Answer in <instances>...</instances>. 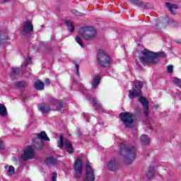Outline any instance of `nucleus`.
<instances>
[{
	"label": "nucleus",
	"mask_w": 181,
	"mask_h": 181,
	"mask_svg": "<svg viewBox=\"0 0 181 181\" xmlns=\"http://www.w3.org/2000/svg\"><path fill=\"white\" fill-rule=\"evenodd\" d=\"M146 175L148 179H152L155 175V168L149 167V168L146 170Z\"/></svg>",
	"instance_id": "obj_20"
},
{
	"label": "nucleus",
	"mask_w": 181,
	"mask_h": 181,
	"mask_svg": "<svg viewBox=\"0 0 181 181\" xmlns=\"http://www.w3.org/2000/svg\"><path fill=\"white\" fill-rule=\"evenodd\" d=\"M20 158L22 160H29L35 158V150L32 146H28L25 148L21 155Z\"/></svg>",
	"instance_id": "obj_10"
},
{
	"label": "nucleus",
	"mask_w": 181,
	"mask_h": 181,
	"mask_svg": "<svg viewBox=\"0 0 181 181\" xmlns=\"http://www.w3.org/2000/svg\"><path fill=\"white\" fill-rule=\"evenodd\" d=\"M75 40H76V42H77L78 43V45H80V46H81V47H83V41L81 40V38L80 37L76 36V37H75Z\"/></svg>",
	"instance_id": "obj_31"
},
{
	"label": "nucleus",
	"mask_w": 181,
	"mask_h": 181,
	"mask_svg": "<svg viewBox=\"0 0 181 181\" xmlns=\"http://www.w3.org/2000/svg\"><path fill=\"white\" fill-rule=\"evenodd\" d=\"M0 37H1V42H2V43H6V41H4L3 35H1Z\"/></svg>",
	"instance_id": "obj_40"
},
{
	"label": "nucleus",
	"mask_w": 181,
	"mask_h": 181,
	"mask_svg": "<svg viewBox=\"0 0 181 181\" xmlns=\"http://www.w3.org/2000/svg\"><path fill=\"white\" fill-rule=\"evenodd\" d=\"M86 173L83 181H94L95 177L94 176V170L90 165V163H88L86 166Z\"/></svg>",
	"instance_id": "obj_11"
},
{
	"label": "nucleus",
	"mask_w": 181,
	"mask_h": 181,
	"mask_svg": "<svg viewBox=\"0 0 181 181\" xmlns=\"http://www.w3.org/2000/svg\"><path fill=\"white\" fill-rule=\"evenodd\" d=\"M101 81V77L100 76H95L93 77V81L91 83L92 90H95L98 87V84Z\"/></svg>",
	"instance_id": "obj_16"
},
{
	"label": "nucleus",
	"mask_w": 181,
	"mask_h": 181,
	"mask_svg": "<svg viewBox=\"0 0 181 181\" xmlns=\"http://www.w3.org/2000/svg\"><path fill=\"white\" fill-rule=\"evenodd\" d=\"M4 2H9V1H11V0H4Z\"/></svg>",
	"instance_id": "obj_43"
},
{
	"label": "nucleus",
	"mask_w": 181,
	"mask_h": 181,
	"mask_svg": "<svg viewBox=\"0 0 181 181\" xmlns=\"http://www.w3.org/2000/svg\"><path fill=\"white\" fill-rule=\"evenodd\" d=\"M0 115H1V117H6V115H8L6 107L2 103H0Z\"/></svg>",
	"instance_id": "obj_22"
},
{
	"label": "nucleus",
	"mask_w": 181,
	"mask_h": 181,
	"mask_svg": "<svg viewBox=\"0 0 181 181\" xmlns=\"http://www.w3.org/2000/svg\"><path fill=\"white\" fill-rule=\"evenodd\" d=\"M11 73L13 76H16L17 74H19V68H13L11 69Z\"/></svg>",
	"instance_id": "obj_32"
},
{
	"label": "nucleus",
	"mask_w": 181,
	"mask_h": 181,
	"mask_svg": "<svg viewBox=\"0 0 181 181\" xmlns=\"http://www.w3.org/2000/svg\"><path fill=\"white\" fill-rule=\"evenodd\" d=\"M139 101L144 108V114L146 117H148L149 114V105L148 103V100L144 97H141L140 98Z\"/></svg>",
	"instance_id": "obj_14"
},
{
	"label": "nucleus",
	"mask_w": 181,
	"mask_h": 181,
	"mask_svg": "<svg viewBox=\"0 0 181 181\" xmlns=\"http://www.w3.org/2000/svg\"><path fill=\"white\" fill-rule=\"evenodd\" d=\"M119 155L124 158L126 165H129V163H132L136 158V149L135 147H127L124 144H121Z\"/></svg>",
	"instance_id": "obj_2"
},
{
	"label": "nucleus",
	"mask_w": 181,
	"mask_h": 181,
	"mask_svg": "<svg viewBox=\"0 0 181 181\" xmlns=\"http://www.w3.org/2000/svg\"><path fill=\"white\" fill-rule=\"evenodd\" d=\"M36 136L37 138L33 140V145L35 148H37V149H42V148H43V145H45L43 141H50V139L47 136L45 131L36 134Z\"/></svg>",
	"instance_id": "obj_4"
},
{
	"label": "nucleus",
	"mask_w": 181,
	"mask_h": 181,
	"mask_svg": "<svg viewBox=\"0 0 181 181\" xmlns=\"http://www.w3.org/2000/svg\"><path fill=\"white\" fill-rule=\"evenodd\" d=\"M34 87L35 90H42L45 88V83L40 81H36L34 83Z\"/></svg>",
	"instance_id": "obj_19"
},
{
	"label": "nucleus",
	"mask_w": 181,
	"mask_h": 181,
	"mask_svg": "<svg viewBox=\"0 0 181 181\" xmlns=\"http://www.w3.org/2000/svg\"><path fill=\"white\" fill-rule=\"evenodd\" d=\"M83 117H86L87 116V115L86 113H83Z\"/></svg>",
	"instance_id": "obj_45"
},
{
	"label": "nucleus",
	"mask_w": 181,
	"mask_h": 181,
	"mask_svg": "<svg viewBox=\"0 0 181 181\" xmlns=\"http://www.w3.org/2000/svg\"><path fill=\"white\" fill-rule=\"evenodd\" d=\"M45 83H46V84H50V79L47 78V79L45 80Z\"/></svg>",
	"instance_id": "obj_39"
},
{
	"label": "nucleus",
	"mask_w": 181,
	"mask_h": 181,
	"mask_svg": "<svg viewBox=\"0 0 181 181\" xmlns=\"http://www.w3.org/2000/svg\"><path fill=\"white\" fill-rule=\"evenodd\" d=\"M22 35H26L33 32V24L30 21H25L23 26L21 28Z\"/></svg>",
	"instance_id": "obj_13"
},
{
	"label": "nucleus",
	"mask_w": 181,
	"mask_h": 181,
	"mask_svg": "<svg viewBox=\"0 0 181 181\" xmlns=\"http://www.w3.org/2000/svg\"><path fill=\"white\" fill-rule=\"evenodd\" d=\"M75 177L78 178L81 176V170H83V162L81 159L78 158L74 164Z\"/></svg>",
	"instance_id": "obj_12"
},
{
	"label": "nucleus",
	"mask_w": 181,
	"mask_h": 181,
	"mask_svg": "<svg viewBox=\"0 0 181 181\" xmlns=\"http://www.w3.org/2000/svg\"><path fill=\"white\" fill-rule=\"evenodd\" d=\"M155 108H158V106H155Z\"/></svg>",
	"instance_id": "obj_46"
},
{
	"label": "nucleus",
	"mask_w": 181,
	"mask_h": 181,
	"mask_svg": "<svg viewBox=\"0 0 181 181\" xmlns=\"http://www.w3.org/2000/svg\"><path fill=\"white\" fill-rule=\"evenodd\" d=\"M119 117L126 127L131 128L134 126V115L130 112H122Z\"/></svg>",
	"instance_id": "obj_7"
},
{
	"label": "nucleus",
	"mask_w": 181,
	"mask_h": 181,
	"mask_svg": "<svg viewBox=\"0 0 181 181\" xmlns=\"http://www.w3.org/2000/svg\"><path fill=\"white\" fill-rule=\"evenodd\" d=\"M138 1H139V0H130V2H131L132 4H138Z\"/></svg>",
	"instance_id": "obj_38"
},
{
	"label": "nucleus",
	"mask_w": 181,
	"mask_h": 181,
	"mask_svg": "<svg viewBox=\"0 0 181 181\" xmlns=\"http://www.w3.org/2000/svg\"><path fill=\"white\" fill-rule=\"evenodd\" d=\"M167 8H168L170 12L173 14L175 15V13L173 12V9H177V5L176 4H172L170 3H167L166 4Z\"/></svg>",
	"instance_id": "obj_25"
},
{
	"label": "nucleus",
	"mask_w": 181,
	"mask_h": 181,
	"mask_svg": "<svg viewBox=\"0 0 181 181\" xmlns=\"http://www.w3.org/2000/svg\"><path fill=\"white\" fill-rule=\"evenodd\" d=\"M16 87H26L28 86V83L25 81H18L16 83Z\"/></svg>",
	"instance_id": "obj_29"
},
{
	"label": "nucleus",
	"mask_w": 181,
	"mask_h": 181,
	"mask_svg": "<svg viewBox=\"0 0 181 181\" xmlns=\"http://www.w3.org/2000/svg\"><path fill=\"white\" fill-rule=\"evenodd\" d=\"M45 163H47V165H54L56 163V158L53 157L47 158L45 160Z\"/></svg>",
	"instance_id": "obj_27"
},
{
	"label": "nucleus",
	"mask_w": 181,
	"mask_h": 181,
	"mask_svg": "<svg viewBox=\"0 0 181 181\" xmlns=\"http://www.w3.org/2000/svg\"><path fill=\"white\" fill-rule=\"evenodd\" d=\"M86 91H87V90L86 88H83V93H86Z\"/></svg>",
	"instance_id": "obj_44"
},
{
	"label": "nucleus",
	"mask_w": 181,
	"mask_h": 181,
	"mask_svg": "<svg viewBox=\"0 0 181 181\" xmlns=\"http://www.w3.org/2000/svg\"><path fill=\"white\" fill-rule=\"evenodd\" d=\"M57 179V173H52V181H57L56 180Z\"/></svg>",
	"instance_id": "obj_35"
},
{
	"label": "nucleus",
	"mask_w": 181,
	"mask_h": 181,
	"mask_svg": "<svg viewBox=\"0 0 181 181\" xmlns=\"http://www.w3.org/2000/svg\"><path fill=\"white\" fill-rule=\"evenodd\" d=\"M168 73H173V66L169 65L167 67Z\"/></svg>",
	"instance_id": "obj_34"
},
{
	"label": "nucleus",
	"mask_w": 181,
	"mask_h": 181,
	"mask_svg": "<svg viewBox=\"0 0 181 181\" xmlns=\"http://www.w3.org/2000/svg\"><path fill=\"white\" fill-rule=\"evenodd\" d=\"M134 86L136 90H141L144 87V82L140 81H136L134 82Z\"/></svg>",
	"instance_id": "obj_26"
},
{
	"label": "nucleus",
	"mask_w": 181,
	"mask_h": 181,
	"mask_svg": "<svg viewBox=\"0 0 181 181\" xmlns=\"http://www.w3.org/2000/svg\"><path fill=\"white\" fill-rule=\"evenodd\" d=\"M142 57L139 58L141 64H155L158 62V57L165 56V52H152L148 49L141 51Z\"/></svg>",
	"instance_id": "obj_1"
},
{
	"label": "nucleus",
	"mask_w": 181,
	"mask_h": 181,
	"mask_svg": "<svg viewBox=\"0 0 181 181\" xmlns=\"http://www.w3.org/2000/svg\"><path fill=\"white\" fill-rule=\"evenodd\" d=\"M30 57H27L25 59V62L23 64H22V67H28V64H29V63H30Z\"/></svg>",
	"instance_id": "obj_30"
},
{
	"label": "nucleus",
	"mask_w": 181,
	"mask_h": 181,
	"mask_svg": "<svg viewBox=\"0 0 181 181\" xmlns=\"http://www.w3.org/2000/svg\"><path fill=\"white\" fill-rule=\"evenodd\" d=\"M54 107H56V110H61V108H64L66 105L59 100H53L49 105L46 103L40 104L38 105V109L42 112V114H46L50 112V108L54 110Z\"/></svg>",
	"instance_id": "obj_3"
},
{
	"label": "nucleus",
	"mask_w": 181,
	"mask_h": 181,
	"mask_svg": "<svg viewBox=\"0 0 181 181\" xmlns=\"http://www.w3.org/2000/svg\"><path fill=\"white\" fill-rule=\"evenodd\" d=\"M58 146L61 149H62L63 146H64L68 153H73V144H71V141L69 139H66L64 141V139L62 136H59V143Z\"/></svg>",
	"instance_id": "obj_9"
},
{
	"label": "nucleus",
	"mask_w": 181,
	"mask_h": 181,
	"mask_svg": "<svg viewBox=\"0 0 181 181\" xmlns=\"http://www.w3.org/2000/svg\"><path fill=\"white\" fill-rule=\"evenodd\" d=\"M13 160H14L15 162H18V158L16 157H13Z\"/></svg>",
	"instance_id": "obj_41"
},
{
	"label": "nucleus",
	"mask_w": 181,
	"mask_h": 181,
	"mask_svg": "<svg viewBox=\"0 0 181 181\" xmlns=\"http://www.w3.org/2000/svg\"><path fill=\"white\" fill-rule=\"evenodd\" d=\"M107 168L112 172H115V170H118V163L115 160V159L111 160L107 163Z\"/></svg>",
	"instance_id": "obj_15"
},
{
	"label": "nucleus",
	"mask_w": 181,
	"mask_h": 181,
	"mask_svg": "<svg viewBox=\"0 0 181 181\" xmlns=\"http://www.w3.org/2000/svg\"><path fill=\"white\" fill-rule=\"evenodd\" d=\"M89 101L90 102V104L96 108V110H100L101 108V103H100V101L97 100L95 98L89 99Z\"/></svg>",
	"instance_id": "obj_17"
},
{
	"label": "nucleus",
	"mask_w": 181,
	"mask_h": 181,
	"mask_svg": "<svg viewBox=\"0 0 181 181\" xmlns=\"http://www.w3.org/2000/svg\"><path fill=\"white\" fill-rule=\"evenodd\" d=\"M65 23L68 28V30L70 33L74 32V25L73 24V21H65Z\"/></svg>",
	"instance_id": "obj_23"
},
{
	"label": "nucleus",
	"mask_w": 181,
	"mask_h": 181,
	"mask_svg": "<svg viewBox=\"0 0 181 181\" xmlns=\"http://www.w3.org/2000/svg\"><path fill=\"white\" fill-rule=\"evenodd\" d=\"M158 24H156V28H158V26H161V28H165L166 25H171L173 28H176L177 26V22L170 20V18L168 16H165L164 18H159L158 19Z\"/></svg>",
	"instance_id": "obj_8"
},
{
	"label": "nucleus",
	"mask_w": 181,
	"mask_h": 181,
	"mask_svg": "<svg viewBox=\"0 0 181 181\" xmlns=\"http://www.w3.org/2000/svg\"><path fill=\"white\" fill-rule=\"evenodd\" d=\"M72 13L74 15H76V16H84V14L80 13L77 10H73L72 11Z\"/></svg>",
	"instance_id": "obj_33"
},
{
	"label": "nucleus",
	"mask_w": 181,
	"mask_h": 181,
	"mask_svg": "<svg viewBox=\"0 0 181 181\" xmlns=\"http://www.w3.org/2000/svg\"><path fill=\"white\" fill-rule=\"evenodd\" d=\"M79 33L86 40H91L95 37V30L93 27H83L81 28Z\"/></svg>",
	"instance_id": "obj_6"
},
{
	"label": "nucleus",
	"mask_w": 181,
	"mask_h": 181,
	"mask_svg": "<svg viewBox=\"0 0 181 181\" xmlns=\"http://www.w3.org/2000/svg\"><path fill=\"white\" fill-rule=\"evenodd\" d=\"M173 81H174V84L175 86H176L177 87H179V88H181V79L174 77L173 78Z\"/></svg>",
	"instance_id": "obj_28"
},
{
	"label": "nucleus",
	"mask_w": 181,
	"mask_h": 181,
	"mask_svg": "<svg viewBox=\"0 0 181 181\" xmlns=\"http://www.w3.org/2000/svg\"><path fill=\"white\" fill-rule=\"evenodd\" d=\"M98 62L102 67H108L111 64L110 56L103 49H99L98 53Z\"/></svg>",
	"instance_id": "obj_5"
},
{
	"label": "nucleus",
	"mask_w": 181,
	"mask_h": 181,
	"mask_svg": "<svg viewBox=\"0 0 181 181\" xmlns=\"http://www.w3.org/2000/svg\"><path fill=\"white\" fill-rule=\"evenodd\" d=\"M0 149H4V141L0 140Z\"/></svg>",
	"instance_id": "obj_37"
},
{
	"label": "nucleus",
	"mask_w": 181,
	"mask_h": 181,
	"mask_svg": "<svg viewBox=\"0 0 181 181\" xmlns=\"http://www.w3.org/2000/svg\"><path fill=\"white\" fill-rule=\"evenodd\" d=\"M4 169L7 170V174L10 176H12V175H15V168L13 166H9L8 165H6L4 166Z\"/></svg>",
	"instance_id": "obj_21"
},
{
	"label": "nucleus",
	"mask_w": 181,
	"mask_h": 181,
	"mask_svg": "<svg viewBox=\"0 0 181 181\" xmlns=\"http://www.w3.org/2000/svg\"><path fill=\"white\" fill-rule=\"evenodd\" d=\"M8 40V37L6 36V37H4V40Z\"/></svg>",
	"instance_id": "obj_42"
},
{
	"label": "nucleus",
	"mask_w": 181,
	"mask_h": 181,
	"mask_svg": "<svg viewBox=\"0 0 181 181\" xmlns=\"http://www.w3.org/2000/svg\"><path fill=\"white\" fill-rule=\"evenodd\" d=\"M141 91H137L136 89H134L133 90H129V98H135V97H139L141 96Z\"/></svg>",
	"instance_id": "obj_18"
},
{
	"label": "nucleus",
	"mask_w": 181,
	"mask_h": 181,
	"mask_svg": "<svg viewBox=\"0 0 181 181\" xmlns=\"http://www.w3.org/2000/svg\"><path fill=\"white\" fill-rule=\"evenodd\" d=\"M75 67L76 69V75L80 76V72H78V69H80V66L78 65V64H75Z\"/></svg>",
	"instance_id": "obj_36"
},
{
	"label": "nucleus",
	"mask_w": 181,
	"mask_h": 181,
	"mask_svg": "<svg viewBox=\"0 0 181 181\" xmlns=\"http://www.w3.org/2000/svg\"><path fill=\"white\" fill-rule=\"evenodd\" d=\"M140 139L143 145H148L149 144V137L148 136V135H146V134L141 135V136L140 137Z\"/></svg>",
	"instance_id": "obj_24"
}]
</instances>
